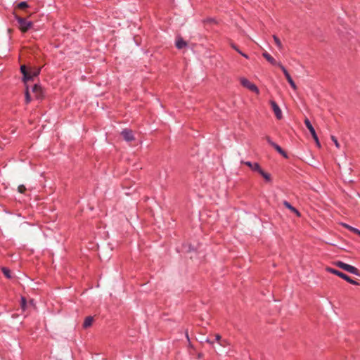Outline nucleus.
I'll list each match as a JSON object with an SVG mask.
<instances>
[{
    "label": "nucleus",
    "mask_w": 360,
    "mask_h": 360,
    "mask_svg": "<svg viewBox=\"0 0 360 360\" xmlns=\"http://www.w3.org/2000/svg\"><path fill=\"white\" fill-rule=\"evenodd\" d=\"M334 264L336 266H338L349 273H351L356 276H360V271L354 266L347 264L342 261H337L334 263Z\"/></svg>",
    "instance_id": "obj_3"
},
{
    "label": "nucleus",
    "mask_w": 360,
    "mask_h": 360,
    "mask_svg": "<svg viewBox=\"0 0 360 360\" xmlns=\"http://www.w3.org/2000/svg\"><path fill=\"white\" fill-rule=\"evenodd\" d=\"M27 299L25 297L22 296L20 298V307L23 311H25L27 309Z\"/></svg>",
    "instance_id": "obj_23"
},
{
    "label": "nucleus",
    "mask_w": 360,
    "mask_h": 360,
    "mask_svg": "<svg viewBox=\"0 0 360 360\" xmlns=\"http://www.w3.org/2000/svg\"><path fill=\"white\" fill-rule=\"evenodd\" d=\"M343 226L347 229L348 230L351 231L352 232L354 233H356L358 235L360 236V230L356 229V228H354L348 224H343Z\"/></svg>",
    "instance_id": "obj_24"
},
{
    "label": "nucleus",
    "mask_w": 360,
    "mask_h": 360,
    "mask_svg": "<svg viewBox=\"0 0 360 360\" xmlns=\"http://www.w3.org/2000/svg\"><path fill=\"white\" fill-rule=\"evenodd\" d=\"M241 164H244L246 166H248L252 171L257 172V173L262 167H260L259 164L257 162H251L250 161H241Z\"/></svg>",
    "instance_id": "obj_11"
},
{
    "label": "nucleus",
    "mask_w": 360,
    "mask_h": 360,
    "mask_svg": "<svg viewBox=\"0 0 360 360\" xmlns=\"http://www.w3.org/2000/svg\"><path fill=\"white\" fill-rule=\"evenodd\" d=\"M186 336L187 339L189 340L188 334L187 332L186 333Z\"/></svg>",
    "instance_id": "obj_33"
},
{
    "label": "nucleus",
    "mask_w": 360,
    "mask_h": 360,
    "mask_svg": "<svg viewBox=\"0 0 360 360\" xmlns=\"http://www.w3.org/2000/svg\"><path fill=\"white\" fill-rule=\"evenodd\" d=\"M331 140L335 143V146L339 148H340V143H338V141L337 138L335 136H331Z\"/></svg>",
    "instance_id": "obj_28"
},
{
    "label": "nucleus",
    "mask_w": 360,
    "mask_h": 360,
    "mask_svg": "<svg viewBox=\"0 0 360 360\" xmlns=\"http://www.w3.org/2000/svg\"><path fill=\"white\" fill-rule=\"evenodd\" d=\"M262 56L271 65H278L279 63H277L276 60L266 51L262 53Z\"/></svg>",
    "instance_id": "obj_13"
},
{
    "label": "nucleus",
    "mask_w": 360,
    "mask_h": 360,
    "mask_svg": "<svg viewBox=\"0 0 360 360\" xmlns=\"http://www.w3.org/2000/svg\"><path fill=\"white\" fill-rule=\"evenodd\" d=\"M26 190L27 189H26L25 186L22 184L19 185L18 187V191L20 193H25Z\"/></svg>",
    "instance_id": "obj_26"
},
{
    "label": "nucleus",
    "mask_w": 360,
    "mask_h": 360,
    "mask_svg": "<svg viewBox=\"0 0 360 360\" xmlns=\"http://www.w3.org/2000/svg\"><path fill=\"white\" fill-rule=\"evenodd\" d=\"M326 270L327 272L331 273L333 274H335V275L340 277L341 278L344 279L345 281H346L347 282H348L350 284L355 285H359V283L357 281L353 280L348 275H347L346 274H345L338 269L328 266L326 268Z\"/></svg>",
    "instance_id": "obj_1"
},
{
    "label": "nucleus",
    "mask_w": 360,
    "mask_h": 360,
    "mask_svg": "<svg viewBox=\"0 0 360 360\" xmlns=\"http://www.w3.org/2000/svg\"><path fill=\"white\" fill-rule=\"evenodd\" d=\"M202 356H203V354H202V353H199V354H198V359H201V358H202Z\"/></svg>",
    "instance_id": "obj_31"
},
{
    "label": "nucleus",
    "mask_w": 360,
    "mask_h": 360,
    "mask_svg": "<svg viewBox=\"0 0 360 360\" xmlns=\"http://www.w3.org/2000/svg\"><path fill=\"white\" fill-rule=\"evenodd\" d=\"M266 140L267 143L272 146L280 155H281L283 158L288 159V155L287 153L276 143L274 142L269 136L266 137Z\"/></svg>",
    "instance_id": "obj_5"
},
{
    "label": "nucleus",
    "mask_w": 360,
    "mask_h": 360,
    "mask_svg": "<svg viewBox=\"0 0 360 360\" xmlns=\"http://www.w3.org/2000/svg\"><path fill=\"white\" fill-rule=\"evenodd\" d=\"M25 85V103L28 104L31 102L32 98L29 91V86L27 84Z\"/></svg>",
    "instance_id": "obj_18"
},
{
    "label": "nucleus",
    "mask_w": 360,
    "mask_h": 360,
    "mask_svg": "<svg viewBox=\"0 0 360 360\" xmlns=\"http://www.w3.org/2000/svg\"><path fill=\"white\" fill-rule=\"evenodd\" d=\"M26 76L27 77V79H26V83L28 82V81H32L34 80V77L32 76V73L30 72V70H28L26 73Z\"/></svg>",
    "instance_id": "obj_27"
},
{
    "label": "nucleus",
    "mask_w": 360,
    "mask_h": 360,
    "mask_svg": "<svg viewBox=\"0 0 360 360\" xmlns=\"http://www.w3.org/2000/svg\"><path fill=\"white\" fill-rule=\"evenodd\" d=\"M258 173L265 179L266 182H271L272 179L270 174L264 172L262 169H261Z\"/></svg>",
    "instance_id": "obj_17"
},
{
    "label": "nucleus",
    "mask_w": 360,
    "mask_h": 360,
    "mask_svg": "<svg viewBox=\"0 0 360 360\" xmlns=\"http://www.w3.org/2000/svg\"><path fill=\"white\" fill-rule=\"evenodd\" d=\"M1 271H2L4 275L7 278H12L11 270L8 268H7V267H2L1 268Z\"/></svg>",
    "instance_id": "obj_22"
},
{
    "label": "nucleus",
    "mask_w": 360,
    "mask_h": 360,
    "mask_svg": "<svg viewBox=\"0 0 360 360\" xmlns=\"http://www.w3.org/2000/svg\"><path fill=\"white\" fill-rule=\"evenodd\" d=\"M30 72L32 73V76L34 77H37L39 75L41 72V68H33L29 69Z\"/></svg>",
    "instance_id": "obj_20"
},
{
    "label": "nucleus",
    "mask_w": 360,
    "mask_h": 360,
    "mask_svg": "<svg viewBox=\"0 0 360 360\" xmlns=\"http://www.w3.org/2000/svg\"><path fill=\"white\" fill-rule=\"evenodd\" d=\"M205 341L211 345L214 344V341L210 340L209 338H206Z\"/></svg>",
    "instance_id": "obj_30"
},
{
    "label": "nucleus",
    "mask_w": 360,
    "mask_h": 360,
    "mask_svg": "<svg viewBox=\"0 0 360 360\" xmlns=\"http://www.w3.org/2000/svg\"><path fill=\"white\" fill-rule=\"evenodd\" d=\"M273 39L274 40V42L275 44H276L277 47L279 49H282L283 48V45L281 44V40L279 39V38L276 36V35H273Z\"/></svg>",
    "instance_id": "obj_25"
},
{
    "label": "nucleus",
    "mask_w": 360,
    "mask_h": 360,
    "mask_svg": "<svg viewBox=\"0 0 360 360\" xmlns=\"http://www.w3.org/2000/svg\"><path fill=\"white\" fill-rule=\"evenodd\" d=\"M269 103H270V105H271V108H272V109H273V110H274V112L275 113V115H276V118L278 120H281L282 118L283 115H282L281 110L279 108L278 105L276 103V101H274L273 100H271L269 101Z\"/></svg>",
    "instance_id": "obj_10"
},
{
    "label": "nucleus",
    "mask_w": 360,
    "mask_h": 360,
    "mask_svg": "<svg viewBox=\"0 0 360 360\" xmlns=\"http://www.w3.org/2000/svg\"><path fill=\"white\" fill-rule=\"evenodd\" d=\"M221 338V336L219 334L215 335V340L219 342Z\"/></svg>",
    "instance_id": "obj_29"
},
{
    "label": "nucleus",
    "mask_w": 360,
    "mask_h": 360,
    "mask_svg": "<svg viewBox=\"0 0 360 360\" xmlns=\"http://www.w3.org/2000/svg\"><path fill=\"white\" fill-rule=\"evenodd\" d=\"M93 321H94L93 316H86L83 323V328H87L90 327L92 325Z\"/></svg>",
    "instance_id": "obj_16"
},
{
    "label": "nucleus",
    "mask_w": 360,
    "mask_h": 360,
    "mask_svg": "<svg viewBox=\"0 0 360 360\" xmlns=\"http://www.w3.org/2000/svg\"><path fill=\"white\" fill-rule=\"evenodd\" d=\"M121 135L127 142H131L135 139L132 130L129 129H124L121 131Z\"/></svg>",
    "instance_id": "obj_9"
},
{
    "label": "nucleus",
    "mask_w": 360,
    "mask_h": 360,
    "mask_svg": "<svg viewBox=\"0 0 360 360\" xmlns=\"http://www.w3.org/2000/svg\"><path fill=\"white\" fill-rule=\"evenodd\" d=\"M32 92L34 94V96L37 100H41L44 98V91L41 86L39 84H35L32 89Z\"/></svg>",
    "instance_id": "obj_8"
},
{
    "label": "nucleus",
    "mask_w": 360,
    "mask_h": 360,
    "mask_svg": "<svg viewBox=\"0 0 360 360\" xmlns=\"http://www.w3.org/2000/svg\"><path fill=\"white\" fill-rule=\"evenodd\" d=\"M207 21L210 22H215V20L213 19V18H209V19H207Z\"/></svg>",
    "instance_id": "obj_32"
},
{
    "label": "nucleus",
    "mask_w": 360,
    "mask_h": 360,
    "mask_svg": "<svg viewBox=\"0 0 360 360\" xmlns=\"http://www.w3.org/2000/svg\"><path fill=\"white\" fill-rule=\"evenodd\" d=\"M20 70L22 75V80L25 83V84H26V79H27L26 73L29 70V69L27 68L25 65H22L20 68Z\"/></svg>",
    "instance_id": "obj_15"
},
{
    "label": "nucleus",
    "mask_w": 360,
    "mask_h": 360,
    "mask_svg": "<svg viewBox=\"0 0 360 360\" xmlns=\"http://www.w3.org/2000/svg\"><path fill=\"white\" fill-rule=\"evenodd\" d=\"M240 84L243 87L247 88L250 91L255 93L256 94H259V90L258 87L255 84L250 82L248 79L244 77L241 78Z\"/></svg>",
    "instance_id": "obj_4"
},
{
    "label": "nucleus",
    "mask_w": 360,
    "mask_h": 360,
    "mask_svg": "<svg viewBox=\"0 0 360 360\" xmlns=\"http://www.w3.org/2000/svg\"><path fill=\"white\" fill-rule=\"evenodd\" d=\"M176 47L178 49H182L187 46V42L181 37H179L176 41Z\"/></svg>",
    "instance_id": "obj_14"
},
{
    "label": "nucleus",
    "mask_w": 360,
    "mask_h": 360,
    "mask_svg": "<svg viewBox=\"0 0 360 360\" xmlns=\"http://www.w3.org/2000/svg\"><path fill=\"white\" fill-rule=\"evenodd\" d=\"M304 124H305V126L306 127L309 129V131H310V134L311 135V136L313 137L314 140L315 141L316 145L320 147L321 146V144H320V142H319V138H318V136L316 133V131L313 127V125L311 124V122L309 120V119L306 118L304 120Z\"/></svg>",
    "instance_id": "obj_6"
},
{
    "label": "nucleus",
    "mask_w": 360,
    "mask_h": 360,
    "mask_svg": "<svg viewBox=\"0 0 360 360\" xmlns=\"http://www.w3.org/2000/svg\"><path fill=\"white\" fill-rule=\"evenodd\" d=\"M13 15L19 24V29L22 32H27L32 27L33 22L32 21H28L26 18L20 17L15 13H13Z\"/></svg>",
    "instance_id": "obj_2"
},
{
    "label": "nucleus",
    "mask_w": 360,
    "mask_h": 360,
    "mask_svg": "<svg viewBox=\"0 0 360 360\" xmlns=\"http://www.w3.org/2000/svg\"><path fill=\"white\" fill-rule=\"evenodd\" d=\"M283 204L286 208L290 210L292 212L295 213L297 217L300 216V212L295 207H293L289 202H288L287 200H284Z\"/></svg>",
    "instance_id": "obj_12"
},
{
    "label": "nucleus",
    "mask_w": 360,
    "mask_h": 360,
    "mask_svg": "<svg viewBox=\"0 0 360 360\" xmlns=\"http://www.w3.org/2000/svg\"><path fill=\"white\" fill-rule=\"evenodd\" d=\"M28 8H30V6L27 3V1H21L15 6V8H18L21 10H25Z\"/></svg>",
    "instance_id": "obj_19"
},
{
    "label": "nucleus",
    "mask_w": 360,
    "mask_h": 360,
    "mask_svg": "<svg viewBox=\"0 0 360 360\" xmlns=\"http://www.w3.org/2000/svg\"><path fill=\"white\" fill-rule=\"evenodd\" d=\"M231 46L242 56H243L245 58H248V56L246 53L242 52L235 44L231 43Z\"/></svg>",
    "instance_id": "obj_21"
},
{
    "label": "nucleus",
    "mask_w": 360,
    "mask_h": 360,
    "mask_svg": "<svg viewBox=\"0 0 360 360\" xmlns=\"http://www.w3.org/2000/svg\"><path fill=\"white\" fill-rule=\"evenodd\" d=\"M278 66L281 68V70L283 72V74H284V75H285L288 82L290 84V86L294 90H296L297 89V86H296L295 82L293 81V79H292V77H291L290 75L289 74L288 71L286 70V68L281 63H278Z\"/></svg>",
    "instance_id": "obj_7"
}]
</instances>
